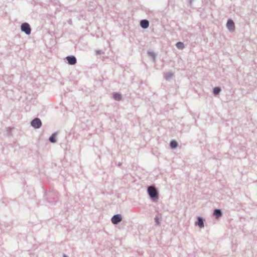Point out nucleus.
Wrapping results in <instances>:
<instances>
[{"instance_id":"2","label":"nucleus","mask_w":257,"mask_h":257,"mask_svg":"<svg viewBox=\"0 0 257 257\" xmlns=\"http://www.w3.org/2000/svg\"><path fill=\"white\" fill-rule=\"evenodd\" d=\"M21 30L22 31L29 35L31 33V28L28 23H24L21 26Z\"/></svg>"},{"instance_id":"9","label":"nucleus","mask_w":257,"mask_h":257,"mask_svg":"<svg viewBox=\"0 0 257 257\" xmlns=\"http://www.w3.org/2000/svg\"><path fill=\"white\" fill-rule=\"evenodd\" d=\"M198 222L197 223L198 225L200 228L203 227L204 226V223H203V220L202 219V218L201 217H198Z\"/></svg>"},{"instance_id":"14","label":"nucleus","mask_w":257,"mask_h":257,"mask_svg":"<svg viewBox=\"0 0 257 257\" xmlns=\"http://www.w3.org/2000/svg\"><path fill=\"white\" fill-rule=\"evenodd\" d=\"M220 89L218 87H215L213 90V93L214 94H217L219 93Z\"/></svg>"},{"instance_id":"6","label":"nucleus","mask_w":257,"mask_h":257,"mask_svg":"<svg viewBox=\"0 0 257 257\" xmlns=\"http://www.w3.org/2000/svg\"><path fill=\"white\" fill-rule=\"evenodd\" d=\"M66 59L69 64L74 65L76 62V59L74 56H68L66 57Z\"/></svg>"},{"instance_id":"5","label":"nucleus","mask_w":257,"mask_h":257,"mask_svg":"<svg viewBox=\"0 0 257 257\" xmlns=\"http://www.w3.org/2000/svg\"><path fill=\"white\" fill-rule=\"evenodd\" d=\"M227 27L230 31H234L235 30L234 24L232 20H229L227 23Z\"/></svg>"},{"instance_id":"8","label":"nucleus","mask_w":257,"mask_h":257,"mask_svg":"<svg viewBox=\"0 0 257 257\" xmlns=\"http://www.w3.org/2000/svg\"><path fill=\"white\" fill-rule=\"evenodd\" d=\"M214 215L216 216L217 218L221 216V212L219 209H215L214 211Z\"/></svg>"},{"instance_id":"7","label":"nucleus","mask_w":257,"mask_h":257,"mask_svg":"<svg viewBox=\"0 0 257 257\" xmlns=\"http://www.w3.org/2000/svg\"><path fill=\"white\" fill-rule=\"evenodd\" d=\"M149 23L147 20H144L141 21V26L144 29H146L149 27Z\"/></svg>"},{"instance_id":"3","label":"nucleus","mask_w":257,"mask_h":257,"mask_svg":"<svg viewBox=\"0 0 257 257\" xmlns=\"http://www.w3.org/2000/svg\"><path fill=\"white\" fill-rule=\"evenodd\" d=\"M42 123L40 119L36 118L31 122V125L33 127L38 128L41 126Z\"/></svg>"},{"instance_id":"15","label":"nucleus","mask_w":257,"mask_h":257,"mask_svg":"<svg viewBox=\"0 0 257 257\" xmlns=\"http://www.w3.org/2000/svg\"><path fill=\"white\" fill-rule=\"evenodd\" d=\"M63 257H67V256L66 255H64Z\"/></svg>"},{"instance_id":"10","label":"nucleus","mask_w":257,"mask_h":257,"mask_svg":"<svg viewBox=\"0 0 257 257\" xmlns=\"http://www.w3.org/2000/svg\"><path fill=\"white\" fill-rule=\"evenodd\" d=\"M113 98L115 100L118 101L121 99V96L120 94L114 93L113 94Z\"/></svg>"},{"instance_id":"13","label":"nucleus","mask_w":257,"mask_h":257,"mask_svg":"<svg viewBox=\"0 0 257 257\" xmlns=\"http://www.w3.org/2000/svg\"><path fill=\"white\" fill-rule=\"evenodd\" d=\"M176 46L178 49H183L184 48V44L182 42H178L176 44Z\"/></svg>"},{"instance_id":"11","label":"nucleus","mask_w":257,"mask_h":257,"mask_svg":"<svg viewBox=\"0 0 257 257\" xmlns=\"http://www.w3.org/2000/svg\"><path fill=\"white\" fill-rule=\"evenodd\" d=\"M170 146L172 149L176 148L177 147V142L175 141H172L170 143Z\"/></svg>"},{"instance_id":"4","label":"nucleus","mask_w":257,"mask_h":257,"mask_svg":"<svg viewBox=\"0 0 257 257\" xmlns=\"http://www.w3.org/2000/svg\"><path fill=\"white\" fill-rule=\"evenodd\" d=\"M122 218L120 215L116 214L114 215L111 218V221L113 224H117L118 222L121 221Z\"/></svg>"},{"instance_id":"12","label":"nucleus","mask_w":257,"mask_h":257,"mask_svg":"<svg viewBox=\"0 0 257 257\" xmlns=\"http://www.w3.org/2000/svg\"><path fill=\"white\" fill-rule=\"evenodd\" d=\"M49 140L52 143H55L56 140L55 139V135L53 134L49 138Z\"/></svg>"},{"instance_id":"1","label":"nucleus","mask_w":257,"mask_h":257,"mask_svg":"<svg viewBox=\"0 0 257 257\" xmlns=\"http://www.w3.org/2000/svg\"><path fill=\"white\" fill-rule=\"evenodd\" d=\"M148 193L151 198H154L157 196V192L155 187L150 186L148 189Z\"/></svg>"}]
</instances>
